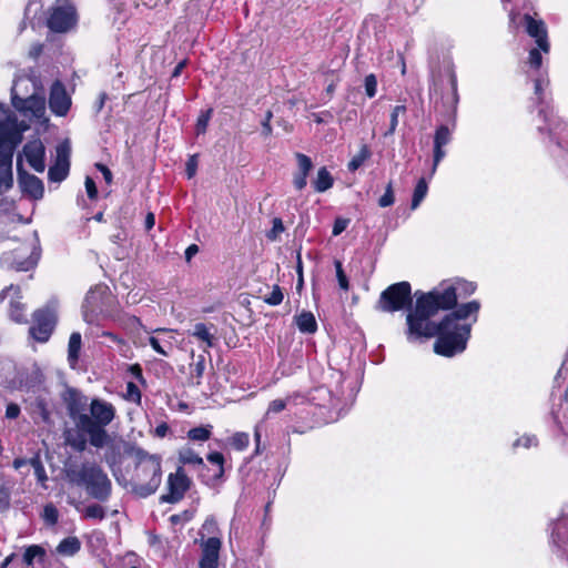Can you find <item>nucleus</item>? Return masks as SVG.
Masks as SVG:
<instances>
[{
    "label": "nucleus",
    "mask_w": 568,
    "mask_h": 568,
    "mask_svg": "<svg viewBox=\"0 0 568 568\" xmlns=\"http://www.w3.org/2000/svg\"><path fill=\"white\" fill-rule=\"evenodd\" d=\"M412 304V286L408 282L403 281L389 285L381 293L377 308L386 313H395L402 310H408L409 313L414 310Z\"/></svg>",
    "instance_id": "obj_8"
},
{
    "label": "nucleus",
    "mask_w": 568,
    "mask_h": 568,
    "mask_svg": "<svg viewBox=\"0 0 568 568\" xmlns=\"http://www.w3.org/2000/svg\"><path fill=\"white\" fill-rule=\"evenodd\" d=\"M212 113L213 109L211 108L200 113L195 124L196 134H204L206 132Z\"/></svg>",
    "instance_id": "obj_44"
},
{
    "label": "nucleus",
    "mask_w": 568,
    "mask_h": 568,
    "mask_svg": "<svg viewBox=\"0 0 568 568\" xmlns=\"http://www.w3.org/2000/svg\"><path fill=\"white\" fill-rule=\"evenodd\" d=\"M541 52H544L538 45L529 51L528 63L529 67L536 72L535 75H530L534 81V93L537 105L539 106L538 114L545 121H548V113L545 103V90L549 85V79L547 71H541L542 57Z\"/></svg>",
    "instance_id": "obj_9"
},
{
    "label": "nucleus",
    "mask_w": 568,
    "mask_h": 568,
    "mask_svg": "<svg viewBox=\"0 0 568 568\" xmlns=\"http://www.w3.org/2000/svg\"><path fill=\"white\" fill-rule=\"evenodd\" d=\"M284 294L282 288L275 284L272 286L271 292L264 296V302L268 305L276 306L283 302Z\"/></svg>",
    "instance_id": "obj_46"
},
{
    "label": "nucleus",
    "mask_w": 568,
    "mask_h": 568,
    "mask_svg": "<svg viewBox=\"0 0 568 568\" xmlns=\"http://www.w3.org/2000/svg\"><path fill=\"white\" fill-rule=\"evenodd\" d=\"M206 459L214 466V467H223L224 466V456L223 454L219 452H212L207 455Z\"/></svg>",
    "instance_id": "obj_60"
},
{
    "label": "nucleus",
    "mask_w": 568,
    "mask_h": 568,
    "mask_svg": "<svg viewBox=\"0 0 568 568\" xmlns=\"http://www.w3.org/2000/svg\"><path fill=\"white\" fill-rule=\"evenodd\" d=\"M452 140V133L448 126L440 125L437 128L434 135V159L433 166L430 171V176H433L437 170L438 164L445 158L446 152L444 146L447 145Z\"/></svg>",
    "instance_id": "obj_24"
},
{
    "label": "nucleus",
    "mask_w": 568,
    "mask_h": 568,
    "mask_svg": "<svg viewBox=\"0 0 568 568\" xmlns=\"http://www.w3.org/2000/svg\"><path fill=\"white\" fill-rule=\"evenodd\" d=\"M523 21L528 36L535 39L536 44L544 51V53H549L550 43L545 22L541 19H535L529 13L523 16Z\"/></svg>",
    "instance_id": "obj_17"
},
{
    "label": "nucleus",
    "mask_w": 568,
    "mask_h": 568,
    "mask_svg": "<svg viewBox=\"0 0 568 568\" xmlns=\"http://www.w3.org/2000/svg\"><path fill=\"white\" fill-rule=\"evenodd\" d=\"M221 540L217 537H210L202 544V554L199 566L217 568L221 549Z\"/></svg>",
    "instance_id": "obj_26"
},
{
    "label": "nucleus",
    "mask_w": 568,
    "mask_h": 568,
    "mask_svg": "<svg viewBox=\"0 0 568 568\" xmlns=\"http://www.w3.org/2000/svg\"><path fill=\"white\" fill-rule=\"evenodd\" d=\"M476 288L475 283L458 278L452 282L444 281L429 292L417 291L415 297L416 301L448 311L457 305L459 298L474 294Z\"/></svg>",
    "instance_id": "obj_6"
},
{
    "label": "nucleus",
    "mask_w": 568,
    "mask_h": 568,
    "mask_svg": "<svg viewBox=\"0 0 568 568\" xmlns=\"http://www.w3.org/2000/svg\"><path fill=\"white\" fill-rule=\"evenodd\" d=\"M64 476L69 484L84 488L90 497L100 503H105L111 497V479L97 463L84 462L81 464H65Z\"/></svg>",
    "instance_id": "obj_4"
},
{
    "label": "nucleus",
    "mask_w": 568,
    "mask_h": 568,
    "mask_svg": "<svg viewBox=\"0 0 568 568\" xmlns=\"http://www.w3.org/2000/svg\"><path fill=\"white\" fill-rule=\"evenodd\" d=\"M304 395L301 392H294L287 395L285 398H276L268 404L265 416L278 414L286 407L297 406L304 404Z\"/></svg>",
    "instance_id": "obj_27"
},
{
    "label": "nucleus",
    "mask_w": 568,
    "mask_h": 568,
    "mask_svg": "<svg viewBox=\"0 0 568 568\" xmlns=\"http://www.w3.org/2000/svg\"><path fill=\"white\" fill-rule=\"evenodd\" d=\"M448 77H449V84H450V90H452V100H453V103L454 104H457L458 102V90H457V77H456V73L452 68H449L448 70Z\"/></svg>",
    "instance_id": "obj_54"
},
{
    "label": "nucleus",
    "mask_w": 568,
    "mask_h": 568,
    "mask_svg": "<svg viewBox=\"0 0 568 568\" xmlns=\"http://www.w3.org/2000/svg\"><path fill=\"white\" fill-rule=\"evenodd\" d=\"M427 192H428L427 180L425 178H420L417 181L414 192H413L412 204H410L413 210H416L420 205L423 200L426 197Z\"/></svg>",
    "instance_id": "obj_35"
},
{
    "label": "nucleus",
    "mask_w": 568,
    "mask_h": 568,
    "mask_svg": "<svg viewBox=\"0 0 568 568\" xmlns=\"http://www.w3.org/2000/svg\"><path fill=\"white\" fill-rule=\"evenodd\" d=\"M295 159L297 162V171L308 175L311 170L313 169V162L311 158L303 153H296Z\"/></svg>",
    "instance_id": "obj_49"
},
{
    "label": "nucleus",
    "mask_w": 568,
    "mask_h": 568,
    "mask_svg": "<svg viewBox=\"0 0 568 568\" xmlns=\"http://www.w3.org/2000/svg\"><path fill=\"white\" fill-rule=\"evenodd\" d=\"M334 184V179L329 171L323 166L317 171V176L313 181L314 190L318 193H323L329 190Z\"/></svg>",
    "instance_id": "obj_32"
},
{
    "label": "nucleus",
    "mask_w": 568,
    "mask_h": 568,
    "mask_svg": "<svg viewBox=\"0 0 568 568\" xmlns=\"http://www.w3.org/2000/svg\"><path fill=\"white\" fill-rule=\"evenodd\" d=\"M334 266H335V270H336V278H337L339 288L343 290V291H348L349 290V281H348V277H347V275L345 274V272L343 270L342 262L338 261V260H335L334 261Z\"/></svg>",
    "instance_id": "obj_47"
},
{
    "label": "nucleus",
    "mask_w": 568,
    "mask_h": 568,
    "mask_svg": "<svg viewBox=\"0 0 568 568\" xmlns=\"http://www.w3.org/2000/svg\"><path fill=\"white\" fill-rule=\"evenodd\" d=\"M169 430V425L165 422H162L154 428L153 434L155 437L163 438L168 435Z\"/></svg>",
    "instance_id": "obj_64"
},
{
    "label": "nucleus",
    "mask_w": 568,
    "mask_h": 568,
    "mask_svg": "<svg viewBox=\"0 0 568 568\" xmlns=\"http://www.w3.org/2000/svg\"><path fill=\"white\" fill-rule=\"evenodd\" d=\"M49 108L58 116L67 115L71 108V98L60 81H55L51 87Z\"/></svg>",
    "instance_id": "obj_18"
},
{
    "label": "nucleus",
    "mask_w": 568,
    "mask_h": 568,
    "mask_svg": "<svg viewBox=\"0 0 568 568\" xmlns=\"http://www.w3.org/2000/svg\"><path fill=\"white\" fill-rule=\"evenodd\" d=\"M40 256V240L38 232L34 231L30 242H24L18 248L2 254L1 264L8 270L28 272L37 266Z\"/></svg>",
    "instance_id": "obj_7"
},
{
    "label": "nucleus",
    "mask_w": 568,
    "mask_h": 568,
    "mask_svg": "<svg viewBox=\"0 0 568 568\" xmlns=\"http://www.w3.org/2000/svg\"><path fill=\"white\" fill-rule=\"evenodd\" d=\"M23 155L28 164L36 172H43L45 169V148L40 139L28 141L23 145Z\"/></svg>",
    "instance_id": "obj_20"
},
{
    "label": "nucleus",
    "mask_w": 568,
    "mask_h": 568,
    "mask_svg": "<svg viewBox=\"0 0 568 568\" xmlns=\"http://www.w3.org/2000/svg\"><path fill=\"white\" fill-rule=\"evenodd\" d=\"M81 549L78 537L71 536L62 539L57 547V552L62 556H74Z\"/></svg>",
    "instance_id": "obj_33"
},
{
    "label": "nucleus",
    "mask_w": 568,
    "mask_h": 568,
    "mask_svg": "<svg viewBox=\"0 0 568 568\" xmlns=\"http://www.w3.org/2000/svg\"><path fill=\"white\" fill-rule=\"evenodd\" d=\"M406 106L404 104L396 105L390 113V123L388 130L384 133L385 136L392 135L395 133L396 128L398 125V118L400 114L406 113Z\"/></svg>",
    "instance_id": "obj_42"
},
{
    "label": "nucleus",
    "mask_w": 568,
    "mask_h": 568,
    "mask_svg": "<svg viewBox=\"0 0 568 568\" xmlns=\"http://www.w3.org/2000/svg\"><path fill=\"white\" fill-rule=\"evenodd\" d=\"M272 118H273V112L271 110H268V111H266L265 116H264L263 121L261 122V125H262L261 134L264 138L271 136V134L273 132V129L271 125Z\"/></svg>",
    "instance_id": "obj_53"
},
{
    "label": "nucleus",
    "mask_w": 568,
    "mask_h": 568,
    "mask_svg": "<svg viewBox=\"0 0 568 568\" xmlns=\"http://www.w3.org/2000/svg\"><path fill=\"white\" fill-rule=\"evenodd\" d=\"M190 479L184 469L179 467L175 473H171L168 477L169 493L161 497L162 501L175 504L180 501L190 488Z\"/></svg>",
    "instance_id": "obj_15"
},
{
    "label": "nucleus",
    "mask_w": 568,
    "mask_h": 568,
    "mask_svg": "<svg viewBox=\"0 0 568 568\" xmlns=\"http://www.w3.org/2000/svg\"><path fill=\"white\" fill-rule=\"evenodd\" d=\"M75 509L81 513L83 519L103 520L106 516L105 509L100 504H90L84 508L80 504L74 505Z\"/></svg>",
    "instance_id": "obj_31"
},
{
    "label": "nucleus",
    "mask_w": 568,
    "mask_h": 568,
    "mask_svg": "<svg viewBox=\"0 0 568 568\" xmlns=\"http://www.w3.org/2000/svg\"><path fill=\"white\" fill-rule=\"evenodd\" d=\"M365 93L368 98H374L377 92V79L376 75L371 73L364 79Z\"/></svg>",
    "instance_id": "obj_52"
},
{
    "label": "nucleus",
    "mask_w": 568,
    "mask_h": 568,
    "mask_svg": "<svg viewBox=\"0 0 568 568\" xmlns=\"http://www.w3.org/2000/svg\"><path fill=\"white\" fill-rule=\"evenodd\" d=\"M123 398L126 402L134 403L136 405H141L142 394L139 387L133 382L126 383L125 393L123 394Z\"/></svg>",
    "instance_id": "obj_41"
},
{
    "label": "nucleus",
    "mask_w": 568,
    "mask_h": 568,
    "mask_svg": "<svg viewBox=\"0 0 568 568\" xmlns=\"http://www.w3.org/2000/svg\"><path fill=\"white\" fill-rule=\"evenodd\" d=\"M304 404L310 403L316 407L325 408L328 412H335L336 416L341 415V412L347 406V403L342 398L339 387L334 393L331 388L325 385H321L311 389L307 394H304Z\"/></svg>",
    "instance_id": "obj_10"
},
{
    "label": "nucleus",
    "mask_w": 568,
    "mask_h": 568,
    "mask_svg": "<svg viewBox=\"0 0 568 568\" xmlns=\"http://www.w3.org/2000/svg\"><path fill=\"white\" fill-rule=\"evenodd\" d=\"M95 168L102 173L103 179L106 182V184H111L112 179H113L111 170L102 163H97Z\"/></svg>",
    "instance_id": "obj_63"
},
{
    "label": "nucleus",
    "mask_w": 568,
    "mask_h": 568,
    "mask_svg": "<svg viewBox=\"0 0 568 568\" xmlns=\"http://www.w3.org/2000/svg\"><path fill=\"white\" fill-rule=\"evenodd\" d=\"M285 230L282 219L274 217L272 220V229L266 233V237L271 241L277 240L278 235Z\"/></svg>",
    "instance_id": "obj_51"
},
{
    "label": "nucleus",
    "mask_w": 568,
    "mask_h": 568,
    "mask_svg": "<svg viewBox=\"0 0 568 568\" xmlns=\"http://www.w3.org/2000/svg\"><path fill=\"white\" fill-rule=\"evenodd\" d=\"M213 426L211 424L197 426L191 428L186 436L192 442L204 443L209 440L212 436Z\"/></svg>",
    "instance_id": "obj_34"
},
{
    "label": "nucleus",
    "mask_w": 568,
    "mask_h": 568,
    "mask_svg": "<svg viewBox=\"0 0 568 568\" xmlns=\"http://www.w3.org/2000/svg\"><path fill=\"white\" fill-rule=\"evenodd\" d=\"M28 125L7 104L0 102V194L13 185L12 160L17 145Z\"/></svg>",
    "instance_id": "obj_3"
},
{
    "label": "nucleus",
    "mask_w": 568,
    "mask_h": 568,
    "mask_svg": "<svg viewBox=\"0 0 568 568\" xmlns=\"http://www.w3.org/2000/svg\"><path fill=\"white\" fill-rule=\"evenodd\" d=\"M555 551L568 561V517L559 518L551 531Z\"/></svg>",
    "instance_id": "obj_22"
},
{
    "label": "nucleus",
    "mask_w": 568,
    "mask_h": 568,
    "mask_svg": "<svg viewBox=\"0 0 568 568\" xmlns=\"http://www.w3.org/2000/svg\"><path fill=\"white\" fill-rule=\"evenodd\" d=\"M555 423L564 436L568 438V414H564L562 418L557 413H552Z\"/></svg>",
    "instance_id": "obj_56"
},
{
    "label": "nucleus",
    "mask_w": 568,
    "mask_h": 568,
    "mask_svg": "<svg viewBox=\"0 0 568 568\" xmlns=\"http://www.w3.org/2000/svg\"><path fill=\"white\" fill-rule=\"evenodd\" d=\"M44 555L43 548L38 545H32L26 548L23 554V562L27 567H31L33 565V560L36 557H42Z\"/></svg>",
    "instance_id": "obj_43"
},
{
    "label": "nucleus",
    "mask_w": 568,
    "mask_h": 568,
    "mask_svg": "<svg viewBox=\"0 0 568 568\" xmlns=\"http://www.w3.org/2000/svg\"><path fill=\"white\" fill-rule=\"evenodd\" d=\"M42 518L48 525H55L59 520V511L57 507L53 504L45 505L43 508Z\"/></svg>",
    "instance_id": "obj_48"
},
{
    "label": "nucleus",
    "mask_w": 568,
    "mask_h": 568,
    "mask_svg": "<svg viewBox=\"0 0 568 568\" xmlns=\"http://www.w3.org/2000/svg\"><path fill=\"white\" fill-rule=\"evenodd\" d=\"M57 316L52 308L44 307L33 313V324L29 328L30 336L37 342H47L55 326Z\"/></svg>",
    "instance_id": "obj_12"
},
{
    "label": "nucleus",
    "mask_w": 568,
    "mask_h": 568,
    "mask_svg": "<svg viewBox=\"0 0 568 568\" xmlns=\"http://www.w3.org/2000/svg\"><path fill=\"white\" fill-rule=\"evenodd\" d=\"M480 310L479 301H470L452 308L450 313L444 317L449 318L455 324H471L477 322L478 313Z\"/></svg>",
    "instance_id": "obj_19"
},
{
    "label": "nucleus",
    "mask_w": 568,
    "mask_h": 568,
    "mask_svg": "<svg viewBox=\"0 0 568 568\" xmlns=\"http://www.w3.org/2000/svg\"><path fill=\"white\" fill-rule=\"evenodd\" d=\"M295 324L303 334H314L317 331V322L312 312L303 311L295 316Z\"/></svg>",
    "instance_id": "obj_28"
},
{
    "label": "nucleus",
    "mask_w": 568,
    "mask_h": 568,
    "mask_svg": "<svg viewBox=\"0 0 568 568\" xmlns=\"http://www.w3.org/2000/svg\"><path fill=\"white\" fill-rule=\"evenodd\" d=\"M33 413L38 415L42 422L49 423L51 418V410L44 397H37L33 402Z\"/></svg>",
    "instance_id": "obj_38"
},
{
    "label": "nucleus",
    "mask_w": 568,
    "mask_h": 568,
    "mask_svg": "<svg viewBox=\"0 0 568 568\" xmlns=\"http://www.w3.org/2000/svg\"><path fill=\"white\" fill-rule=\"evenodd\" d=\"M179 460L183 465H203V458L191 447H183L179 450Z\"/></svg>",
    "instance_id": "obj_37"
},
{
    "label": "nucleus",
    "mask_w": 568,
    "mask_h": 568,
    "mask_svg": "<svg viewBox=\"0 0 568 568\" xmlns=\"http://www.w3.org/2000/svg\"><path fill=\"white\" fill-rule=\"evenodd\" d=\"M108 287L104 285H97L91 288L85 296V303L94 308L99 305L101 297L106 293Z\"/></svg>",
    "instance_id": "obj_39"
},
{
    "label": "nucleus",
    "mask_w": 568,
    "mask_h": 568,
    "mask_svg": "<svg viewBox=\"0 0 568 568\" xmlns=\"http://www.w3.org/2000/svg\"><path fill=\"white\" fill-rule=\"evenodd\" d=\"M84 185H85V191H87L89 199L95 200L98 197V187H97V184L93 181V179L90 176H87Z\"/></svg>",
    "instance_id": "obj_59"
},
{
    "label": "nucleus",
    "mask_w": 568,
    "mask_h": 568,
    "mask_svg": "<svg viewBox=\"0 0 568 568\" xmlns=\"http://www.w3.org/2000/svg\"><path fill=\"white\" fill-rule=\"evenodd\" d=\"M394 202H395V196H394L393 183L389 182L386 185L385 193L378 199V205L381 207H388V206L393 205Z\"/></svg>",
    "instance_id": "obj_50"
},
{
    "label": "nucleus",
    "mask_w": 568,
    "mask_h": 568,
    "mask_svg": "<svg viewBox=\"0 0 568 568\" xmlns=\"http://www.w3.org/2000/svg\"><path fill=\"white\" fill-rule=\"evenodd\" d=\"M347 225H348V220L341 219V217L336 219L334 222V225H333V231H332L333 235L337 236L341 233H343L346 230Z\"/></svg>",
    "instance_id": "obj_62"
},
{
    "label": "nucleus",
    "mask_w": 568,
    "mask_h": 568,
    "mask_svg": "<svg viewBox=\"0 0 568 568\" xmlns=\"http://www.w3.org/2000/svg\"><path fill=\"white\" fill-rule=\"evenodd\" d=\"M16 216L14 202L8 199L0 200V242L10 237Z\"/></svg>",
    "instance_id": "obj_25"
},
{
    "label": "nucleus",
    "mask_w": 568,
    "mask_h": 568,
    "mask_svg": "<svg viewBox=\"0 0 568 568\" xmlns=\"http://www.w3.org/2000/svg\"><path fill=\"white\" fill-rule=\"evenodd\" d=\"M372 156V152L367 144H363L356 155H354L347 164V169L351 172L358 170L365 161Z\"/></svg>",
    "instance_id": "obj_36"
},
{
    "label": "nucleus",
    "mask_w": 568,
    "mask_h": 568,
    "mask_svg": "<svg viewBox=\"0 0 568 568\" xmlns=\"http://www.w3.org/2000/svg\"><path fill=\"white\" fill-rule=\"evenodd\" d=\"M229 444L235 450L242 452L248 446L250 436L243 432L235 433L229 438Z\"/></svg>",
    "instance_id": "obj_40"
},
{
    "label": "nucleus",
    "mask_w": 568,
    "mask_h": 568,
    "mask_svg": "<svg viewBox=\"0 0 568 568\" xmlns=\"http://www.w3.org/2000/svg\"><path fill=\"white\" fill-rule=\"evenodd\" d=\"M81 345V334L79 332H73L70 335L68 344V362L72 368L78 364Z\"/></svg>",
    "instance_id": "obj_30"
},
{
    "label": "nucleus",
    "mask_w": 568,
    "mask_h": 568,
    "mask_svg": "<svg viewBox=\"0 0 568 568\" xmlns=\"http://www.w3.org/2000/svg\"><path fill=\"white\" fill-rule=\"evenodd\" d=\"M205 371V357L204 355H199L197 359L190 365V372L192 377L196 378V384L201 383V378Z\"/></svg>",
    "instance_id": "obj_45"
},
{
    "label": "nucleus",
    "mask_w": 568,
    "mask_h": 568,
    "mask_svg": "<svg viewBox=\"0 0 568 568\" xmlns=\"http://www.w3.org/2000/svg\"><path fill=\"white\" fill-rule=\"evenodd\" d=\"M61 399L65 405L69 417L73 420L75 428L79 430L80 417L87 415L85 408L88 398L80 390L73 387H67L61 395Z\"/></svg>",
    "instance_id": "obj_14"
},
{
    "label": "nucleus",
    "mask_w": 568,
    "mask_h": 568,
    "mask_svg": "<svg viewBox=\"0 0 568 568\" xmlns=\"http://www.w3.org/2000/svg\"><path fill=\"white\" fill-rule=\"evenodd\" d=\"M197 164L199 163H197L196 154L191 155L187 159L186 164H185V173H186L187 179H192L196 174Z\"/></svg>",
    "instance_id": "obj_57"
},
{
    "label": "nucleus",
    "mask_w": 568,
    "mask_h": 568,
    "mask_svg": "<svg viewBox=\"0 0 568 568\" xmlns=\"http://www.w3.org/2000/svg\"><path fill=\"white\" fill-rule=\"evenodd\" d=\"M211 327H214V325L207 326L204 323H196L192 331V336L204 343L206 348H212L216 344V337L211 332Z\"/></svg>",
    "instance_id": "obj_29"
},
{
    "label": "nucleus",
    "mask_w": 568,
    "mask_h": 568,
    "mask_svg": "<svg viewBox=\"0 0 568 568\" xmlns=\"http://www.w3.org/2000/svg\"><path fill=\"white\" fill-rule=\"evenodd\" d=\"M115 418L113 404L93 398L90 403V415L80 417L79 430L67 429L64 439L68 446L78 453L87 449L88 442L95 448H103L110 440L105 427Z\"/></svg>",
    "instance_id": "obj_2"
},
{
    "label": "nucleus",
    "mask_w": 568,
    "mask_h": 568,
    "mask_svg": "<svg viewBox=\"0 0 568 568\" xmlns=\"http://www.w3.org/2000/svg\"><path fill=\"white\" fill-rule=\"evenodd\" d=\"M307 174L296 172L293 178V185L297 191H302L307 185Z\"/></svg>",
    "instance_id": "obj_58"
},
{
    "label": "nucleus",
    "mask_w": 568,
    "mask_h": 568,
    "mask_svg": "<svg viewBox=\"0 0 568 568\" xmlns=\"http://www.w3.org/2000/svg\"><path fill=\"white\" fill-rule=\"evenodd\" d=\"M11 103L16 111L28 119H41L45 113V99L33 93L27 98L18 95L16 85L11 89Z\"/></svg>",
    "instance_id": "obj_11"
},
{
    "label": "nucleus",
    "mask_w": 568,
    "mask_h": 568,
    "mask_svg": "<svg viewBox=\"0 0 568 568\" xmlns=\"http://www.w3.org/2000/svg\"><path fill=\"white\" fill-rule=\"evenodd\" d=\"M18 183L21 192L33 200H40L44 194V186L42 181L32 174L18 169Z\"/></svg>",
    "instance_id": "obj_23"
},
{
    "label": "nucleus",
    "mask_w": 568,
    "mask_h": 568,
    "mask_svg": "<svg viewBox=\"0 0 568 568\" xmlns=\"http://www.w3.org/2000/svg\"><path fill=\"white\" fill-rule=\"evenodd\" d=\"M70 171V145L62 142L57 146L55 162L49 168L48 178L51 182L60 183L65 180Z\"/></svg>",
    "instance_id": "obj_16"
},
{
    "label": "nucleus",
    "mask_w": 568,
    "mask_h": 568,
    "mask_svg": "<svg viewBox=\"0 0 568 568\" xmlns=\"http://www.w3.org/2000/svg\"><path fill=\"white\" fill-rule=\"evenodd\" d=\"M21 413L20 406L16 403H9L6 408V418L16 419Z\"/></svg>",
    "instance_id": "obj_61"
},
{
    "label": "nucleus",
    "mask_w": 568,
    "mask_h": 568,
    "mask_svg": "<svg viewBox=\"0 0 568 568\" xmlns=\"http://www.w3.org/2000/svg\"><path fill=\"white\" fill-rule=\"evenodd\" d=\"M131 456L135 466L129 483L131 493L140 498L153 495L162 481V458L156 454H149L141 447H133Z\"/></svg>",
    "instance_id": "obj_5"
},
{
    "label": "nucleus",
    "mask_w": 568,
    "mask_h": 568,
    "mask_svg": "<svg viewBox=\"0 0 568 568\" xmlns=\"http://www.w3.org/2000/svg\"><path fill=\"white\" fill-rule=\"evenodd\" d=\"M8 296L11 297L9 308L10 318L17 323H26L24 305L20 302V287L14 285L4 287L0 293V302H3Z\"/></svg>",
    "instance_id": "obj_21"
},
{
    "label": "nucleus",
    "mask_w": 568,
    "mask_h": 568,
    "mask_svg": "<svg viewBox=\"0 0 568 568\" xmlns=\"http://www.w3.org/2000/svg\"><path fill=\"white\" fill-rule=\"evenodd\" d=\"M538 444V439L536 436L534 435H525L523 436L521 438H518L515 443H514V448L518 447V446H524L525 448H530L532 446H537Z\"/></svg>",
    "instance_id": "obj_55"
},
{
    "label": "nucleus",
    "mask_w": 568,
    "mask_h": 568,
    "mask_svg": "<svg viewBox=\"0 0 568 568\" xmlns=\"http://www.w3.org/2000/svg\"><path fill=\"white\" fill-rule=\"evenodd\" d=\"M440 311L443 308L415 301L414 310L406 315V338L409 343H415L422 338L436 337L434 352L453 357L466 349L471 324H455L446 317L439 322L432 321Z\"/></svg>",
    "instance_id": "obj_1"
},
{
    "label": "nucleus",
    "mask_w": 568,
    "mask_h": 568,
    "mask_svg": "<svg viewBox=\"0 0 568 568\" xmlns=\"http://www.w3.org/2000/svg\"><path fill=\"white\" fill-rule=\"evenodd\" d=\"M78 21L77 9L72 3L55 6L48 18V27L53 32H67Z\"/></svg>",
    "instance_id": "obj_13"
}]
</instances>
